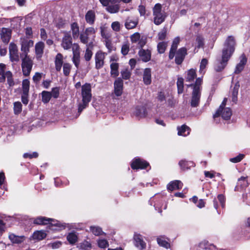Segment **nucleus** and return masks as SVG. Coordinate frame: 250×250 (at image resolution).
<instances>
[{"label":"nucleus","mask_w":250,"mask_h":250,"mask_svg":"<svg viewBox=\"0 0 250 250\" xmlns=\"http://www.w3.org/2000/svg\"><path fill=\"white\" fill-rule=\"evenodd\" d=\"M236 44V41L233 36H229L227 38L222 51L224 60L226 61L228 59L230 58L235 51Z\"/></svg>","instance_id":"obj_1"},{"label":"nucleus","mask_w":250,"mask_h":250,"mask_svg":"<svg viewBox=\"0 0 250 250\" xmlns=\"http://www.w3.org/2000/svg\"><path fill=\"white\" fill-rule=\"evenodd\" d=\"M82 103L79 105L78 111L81 112L85 108L92 98L91 86L86 83L82 86Z\"/></svg>","instance_id":"obj_2"},{"label":"nucleus","mask_w":250,"mask_h":250,"mask_svg":"<svg viewBox=\"0 0 250 250\" xmlns=\"http://www.w3.org/2000/svg\"><path fill=\"white\" fill-rule=\"evenodd\" d=\"M34 223L37 225H47L48 224L49 229L57 230L64 227L58 221L52 219L45 217L40 216L35 218L33 221Z\"/></svg>","instance_id":"obj_3"},{"label":"nucleus","mask_w":250,"mask_h":250,"mask_svg":"<svg viewBox=\"0 0 250 250\" xmlns=\"http://www.w3.org/2000/svg\"><path fill=\"white\" fill-rule=\"evenodd\" d=\"M153 15L154 17V22L156 25H159L164 21L167 16L165 12L162 11V5L160 3H157L153 8Z\"/></svg>","instance_id":"obj_4"},{"label":"nucleus","mask_w":250,"mask_h":250,"mask_svg":"<svg viewBox=\"0 0 250 250\" xmlns=\"http://www.w3.org/2000/svg\"><path fill=\"white\" fill-rule=\"evenodd\" d=\"M21 68L24 76L29 75L33 64V61L29 55L21 56Z\"/></svg>","instance_id":"obj_5"},{"label":"nucleus","mask_w":250,"mask_h":250,"mask_svg":"<svg viewBox=\"0 0 250 250\" xmlns=\"http://www.w3.org/2000/svg\"><path fill=\"white\" fill-rule=\"evenodd\" d=\"M20 43L21 45V51L22 52L21 56L28 55L29 48L33 46L34 42L25 37H22L20 38Z\"/></svg>","instance_id":"obj_6"},{"label":"nucleus","mask_w":250,"mask_h":250,"mask_svg":"<svg viewBox=\"0 0 250 250\" xmlns=\"http://www.w3.org/2000/svg\"><path fill=\"white\" fill-rule=\"evenodd\" d=\"M30 82L28 79L23 80L22 83V94L21 101L23 104L26 105L28 103V93Z\"/></svg>","instance_id":"obj_7"},{"label":"nucleus","mask_w":250,"mask_h":250,"mask_svg":"<svg viewBox=\"0 0 250 250\" xmlns=\"http://www.w3.org/2000/svg\"><path fill=\"white\" fill-rule=\"evenodd\" d=\"M106 54V53L103 52L101 51H99L95 54V68L97 69L101 68L104 65V59Z\"/></svg>","instance_id":"obj_8"},{"label":"nucleus","mask_w":250,"mask_h":250,"mask_svg":"<svg viewBox=\"0 0 250 250\" xmlns=\"http://www.w3.org/2000/svg\"><path fill=\"white\" fill-rule=\"evenodd\" d=\"M73 58L72 62L75 66L78 68L80 62V47L77 43L73 44L72 46Z\"/></svg>","instance_id":"obj_9"},{"label":"nucleus","mask_w":250,"mask_h":250,"mask_svg":"<svg viewBox=\"0 0 250 250\" xmlns=\"http://www.w3.org/2000/svg\"><path fill=\"white\" fill-rule=\"evenodd\" d=\"M62 46L65 50L70 49L72 47V41L71 35L68 33H65L62 39L61 43Z\"/></svg>","instance_id":"obj_10"},{"label":"nucleus","mask_w":250,"mask_h":250,"mask_svg":"<svg viewBox=\"0 0 250 250\" xmlns=\"http://www.w3.org/2000/svg\"><path fill=\"white\" fill-rule=\"evenodd\" d=\"M148 166V163L140 158L135 159L131 163V167L132 169H144Z\"/></svg>","instance_id":"obj_11"},{"label":"nucleus","mask_w":250,"mask_h":250,"mask_svg":"<svg viewBox=\"0 0 250 250\" xmlns=\"http://www.w3.org/2000/svg\"><path fill=\"white\" fill-rule=\"evenodd\" d=\"M187 54V49L185 47L179 49L175 54V61L176 64H180L182 63L185 56Z\"/></svg>","instance_id":"obj_12"},{"label":"nucleus","mask_w":250,"mask_h":250,"mask_svg":"<svg viewBox=\"0 0 250 250\" xmlns=\"http://www.w3.org/2000/svg\"><path fill=\"white\" fill-rule=\"evenodd\" d=\"M12 31L10 29L2 28L0 31V37L2 41L7 44L11 37Z\"/></svg>","instance_id":"obj_13"},{"label":"nucleus","mask_w":250,"mask_h":250,"mask_svg":"<svg viewBox=\"0 0 250 250\" xmlns=\"http://www.w3.org/2000/svg\"><path fill=\"white\" fill-rule=\"evenodd\" d=\"M201 97V92L197 91V90H193L192 97L190 101V105L192 107H195L198 106L200 103Z\"/></svg>","instance_id":"obj_14"},{"label":"nucleus","mask_w":250,"mask_h":250,"mask_svg":"<svg viewBox=\"0 0 250 250\" xmlns=\"http://www.w3.org/2000/svg\"><path fill=\"white\" fill-rule=\"evenodd\" d=\"M114 93L117 96H120L123 93V81L121 78H118L114 83Z\"/></svg>","instance_id":"obj_15"},{"label":"nucleus","mask_w":250,"mask_h":250,"mask_svg":"<svg viewBox=\"0 0 250 250\" xmlns=\"http://www.w3.org/2000/svg\"><path fill=\"white\" fill-rule=\"evenodd\" d=\"M134 240L135 245L140 250H143L146 248V243L143 240L142 236L137 233H135L134 235Z\"/></svg>","instance_id":"obj_16"},{"label":"nucleus","mask_w":250,"mask_h":250,"mask_svg":"<svg viewBox=\"0 0 250 250\" xmlns=\"http://www.w3.org/2000/svg\"><path fill=\"white\" fill-rule=\"evenodd\" d=\"M44 43L42 42H39L35 44V50L36 58L40 59L43 54L44 49Z\"/></svg>","instance_id":"obj_17"},{"label":"nucleus","mask_w":250,"mask_h":250,"mask_svg":"<svg viewBox=\"0 0 250 250\" xmlns=\"http://www.w3.org/2000/svg\"><path fill=\"white\" fill-rule=\"evenodd\" d=\"M247 62V58L244 54L241 55L240 57V62L236 65L234 73L235 74L240 73L244 69L245 64Z\"/></svg>","instance_id":"obj_18"},{"label":"nucleus","mask_w":250,"mask_h":250,"mask_svg":"<svg viewBox=\"0 0 250 250\" xmlns=\"http://www.w3.org/2000/svg\"><path fill=\"white\" fill-rule=\"evenodd\" d=\"M138 55L140 59L144 62H147L151 59V51L148 49H140L138 52Z\"/></svg>","instance_id":"obj_19"},{"label":"nucleus","mask_w":250,"mask_h":250,"mask_svg":"<svg viewBox=\"0 0 250 250\" xmlns=\"http://www.w3.org/2000/svg\"><path fill=\"white\" fill-rule=\"evenodd\" d=\"M180 41V38L178 37H176L174 39L172 44L171 46V48H170V50L169 51V56H168L169 59L170 60L173 59V58L175 56V54L176 53V51L178 45Z\"/></svg>","instance_id":"obj_20"},{"label":"nucleus","mask_w":250,"mask_h":250,"mask_svg":"<svg viewBox=\"0 0 250 250\" xmlns=\"http://www.w3.org/2000/svg\"><path fill=\"white\" fill-rule=\"evenodd\" d=\"M96 19V14L94 11L90 10L87 12L85 15L86 22L90 25H93Z\"/></svg>","instance_id":"obj_21"},{"label":"nucleus","mask_w":250,"mask_h":250,"mask_svg":"<svg viewBox=\"0 0 250 250\" xmlns=\"http://www.w3.org/2000/svg\"><path fill=\"white\" fill-rule=\"evenodd\" d=\"M183 183L179 180H175L169 183L167 186L168 190L173 191L181 189L182 188Z\"/></svg>","instance_id":"obj_22"},{"label":"nucleus","mask_w":250,"mask_h":250,"mask_svg":"<svg viewBox=\"0 0 250 250\" xmlns=\"http://www.w3.org/2000/svg\"><path fill=\"white\" fill-rule=\"evenodd\" d=\"M138 23V20H133L128 17L125 20V26L127 29H131L135 28Z\"/></svg>","instance_id":"obj_23"},{"label":"nucleus","mask_w":250,"mask_h":250,"mask_svg":"<svg viewBox=\"0 0 250 250\" xmlns=\"http://www.w3.org/2000/svg\"><path fill=\"white\" fill-rule=\"evenodd\" d=\"M143 82L146 85H149L151 83V71L150 68L145 69L143 73Z\"/></svg>","instance_id":"obj_24"},{"label":"nucleus","mask_w":250,"mask_h":250,"mask_svg":"<svg viewBox=\"0 0 250 250\" xmlns=\"http://www.w3.org/2000/svg\"><path fill=\"white\" fill-rule=\"evenodd\" d=\"M8 237L9 239L10 240L11 242L13 244L21 243L25 239V237L23 235L18 236L13 233L9 234Z\"/></svg>","instance_id":"obj_25"},{"label":"nucleus","mask_w":250,"mask_h":250,"mask_svg":"<svg viewBox=\"0 0 250 250\" xmlns=\"http://www.w3.org/2000/svg\"><path fill=\"white\" fill-rule=\"evenodd\" d=\"M231 115L232 112L230 108L229 107H224L221 110L219 114L216 117L221 115L224 119L229 120L230 119Z\"/></svg>","instance_id":"obj_26"},{"label":"nucleus","mask_w":250,"mask_h":250,"mask_svg":"<svg viewBox=\"0 0 250 250\" xmlns=\"http://www.w3.org/2000/svg\"><path fill=\"white\" fill-rule=\"evenodd\" d=\"M63 63V56L61 53L57 54L55 58V68L57 71H60L61 69Z\"/></svg>","instance_id":"obj_27"},{"label":"nucleus","mask_w":250,"mask_h":250,"mask_svg":"<svg viewBox=\"0 0 250 250\" xmlns=\"http://www.w3.org/2000/svg\"><path fill=\"white\" fill-rule=\"evenodd\" d=\"M71 30L73 39H78L80 35V31L79 25L77 22H73L71 24Z\"/></svg>","instance_id":"obj_28"},{"label":"nucleus","mask_w":250,"mask_h":250,"mask_svg":"<svg viewBox=\"0 0 250 250\" xmlns=\"http://www.w3.org/2000/svg\"><path fill=\"white\" fill-rule=\"evenodd\" d=\"M135 115L139 118L145 117L147 115L146 108L143 106L137 107L135 111Z\"/></svg>","instance_id":"obj_29"},{"label":"nucleus","mask_w":250,"mask_h":250,"mask_svg":"<svg viewBox=\"0 0 250 250\" xmlns=\"http://www.w3.org/2000/svg\"><path fill=\"white\" fill-rule=\"evenodd\" d=\"M46 234L43 230H38L34 232L32 235L33 240L38 241L42 240L45 238Z\"/></svg>","instance_id":"obj_30"},{"label":"nucleus","mask_w":250,"mask_h":250,"mask_svg":"<svg viewBox=\"0 0 250 250\" xmlns=\"http://www.w3.org/2000/svg\"><path fill=\"white\" fill-rule=\"evenodd\" d=\"M120 9V6L118 3L109 4L106 7V11L111 14L118 13Z\"/></svg>","instance_id":"obj_31"},{"label":"nucleus","mask_w":250,"mask_h":250,"mask_svg":"<svg viewBox=\"0 0 250 250\" xmlns=\"http://www.w3.org/2000/svg\"><path fill=\"white\" fill-rule=\"evenodd\" d=\"M177 129L179 135L186 136L189 134L190 128L186 125H183L181 127H178Z\"/></svg>","instance_id":"obj_32"},{"label":"nucleus","mask_w":250,"mask_h":250,"mask_svg":"<svg viewBox=\"0 0 250 250\" xmlns=\"http://www.w3.org/2000/svg\"><path fill=\"white\" fill-rule=\"evenodd\" d=\"M157 242L158 245L166 249L170 248V244L166 240V238L160 236L157 238Z\"/></svg>","instance_id":"obj_33"},{"label":"nucleus","mask_w":250,"mask_h":250,"mask_svg":"<svg viewBox=\"0 0 250 250\" xmlns=\"http://www.w3.org/2000/svg\"><path fill=\"white\" fill-rule=\"evenodd\" d=\"M229 59H228L226 61L223 59V55H222L221 60L220 61L218 64H216L215 67V69L216 71H222L226 66L227 64L228 61Z\"/></svg>","instance_id":"obj_34"},{"label":"nucleus","mask_w":250,"mask_h":250,"mask_svg":"<svg viewBox=\"0 0 250 250\" xmlns=\"http://www.w3.org/2000/svg\"><path fill=\"white\" fill-rule=\"evenodd\" d=\"M249 185V183L247 180V177L242 176L238 179L236 188L240 187L241 188H245Z\"/></svg>","instance_id":"obj_35"},{"label":"nucleus","mask_w":250,"mask_h":250,"mask_svg":"<svg viewBox=\"0 0 250 250\" xmlns=\"http://www.w3.org/2000/svg\"><path fill=\"white\" fill-rule=\"evenodd\" d=\"M240 87L239 82H237L233 87V89L232 92V101L234 103H236L237 101V95L238 93V90Z\"/></svg>","instance_id":"obj_36"},{"label":"nucleus","mask_w":250,"mask_h":250,"mask_svg":"<svg viewBox=\"0 0 250 250\" xmlns=\"http://www.w3.org/2000/svg\"><path fill=\"white\" fill-rule=\"evenodd\" d=\"M119 64L117 63L112 62L110 64V68H111V75L114 77H116L119 75L118 71Z\"/></svg>","instance_id":"obj_37"},{"label":"nucleus","mask_w":250,"mask_h":250,"mask_svg":"<svg viewBox=\"0 0 250 250\" xmlns=\"http://www.w3.org/2000/svg\"><path fill=\"white\" fill-rule=\"evenodd\" d=\"M196 76L195 70L190 69L187 72V76L186 77V81L192 82L194 80Z\"/></svg>","instance_id":"obj_38"},{"label":"nucleus","mask_w":250,"mask_h":250,"mask_svg":"<svg viewBox=\"0 0 250 250\" xmlns=\"http://www.w3.org/2000/svg\"><path fill=\"white\" fill-rule=\"evenodd\" d=\"M179 165L180 166L181 168L183 170H186L189 168V167L191 166H193V163L192 162H186L185 160H181L179 162Z\"/></svg>","instance_id":"obj_39"},{"label":"nucleus","mask_w":250,"mask_h":250,"mask_svg":"<svg viewBox=\"0 0 250 250\" xmlns=\"http://www.w3.org/2000/svg\"><path fill=\"white\" fill-rule=\"evenodd\" d=\"M67 239L70 244H74L78 241V236L75 233L71 232L68 234Z\"/></svg>","instance_id":"obj_40"},{"label":"nucleus","mask_w":250,"mask_h":250,"mask_svg":"<svg viewBox=\"0 0 250 250\" xmlns=\"http://www.w3.org/2000/svg\"><path fill=\"white\" fill-rule=\"evenodd\" d=\"M6 65L3 63L0 64V82H4L5 80Z\"/></svg>","instance_id":"obj_41"},{"label":"nucleus","mask_w":250,"mask_h":250,"mask_svg":"<svg viewBox=\"0 0 250 250\" xmlns=\"http://www.w3.org/2000/svg\"><path fill=\"white\" fill-rule=\"evenodd\" d=\"M42 101L44 103H47L51 98V93L48 91H43L42 93Z\"/></svg>","instance_id":"obj_42"},{"label":"nucleus","mask_w":250,"mask_h":250,"mask_svg":"<svg viewBox=\"0 0 250 250\" xmlns=\"http://www.w3.org/2000/svg\"><path fill=\"white\" fill-rule=\"evenodd\" d=\"M177 85L178 88V93L181 94L183 92L184 90V80L182 78L178 79L177 82Z\"/></svg>","instance_id":"obj_43"},{"label":"nucleus","mask_w":250,"mask_h":250,"mask_svg":"<svg viewBox=\"0 0 250 250\" xmlns=\"http://www.w3.org/2000/svg\"><path fill=\"white\" fill-rule=\"evenodd\" d=\"M167 46V42H159L157 45V49L159 53L162 54L165 52L166 47Z\"/></svg>","instance_id":"obj_44"},{"label":"nucleus","mask_w":250,"mask_h":250,"mask_svg":"<svg viewBox=\"0 0 250 250\" xmlns=\"http://www.w3.org/2000/svg\"><path fill=\"white\" fill-rule=\"evenodd\" d=\"M90 231L94 234L95 235H100L103 234V232L101 229L99 227L95 226H91L90 228Z\"/></svg>","instance_id":"obj_45"},{"label":"nucleus","mask_w":250,"mask_h":250,"mask_svg":"<svg viewBox=\"0 0 250 250\" xmlns=\"http://www.w3.org/2000/svg\"><path fill=\"white\" fill-rule=\"evenodd\" d=\"M63 74L65 76H67L69 75L71 69V65L70 64L68 63H64L63 64Z\"/></svg>","instance_id":"obj_46"},{"label":"nucleus","mask_w":250,"mask_h":250,"mask_svg":"<svg viewBox=\"0 0 250 250\" xmlns=\"http://www.w3.org/2000/svg\"><path fill=\"white\" fill-rule=\"evenodd\" d=\"M14 112L16 114H18L21 112L22 110V104L20 102H17L14 104Z\"/></svg>","instance_id":"obj_47"},{"label":"nucleus","mask_w":250,"mask_h":250,"mask_svg":"<svg viewBox=\"0 0 250 250\" xmlns=\"http://www.w3.org/2000/svg\"><path fill=\"white\" fill-rule=\"evenodd\" d=\"M122 25L118 21H114L111 23V27L115 32H119L121 30Z\"/></svg>","instance_id":"obj_48"},{"label":"nucleus","mask_w":250,"mask_h":250,"mask_svg":"<svg viewBox=\"0 0 250 250\" xmlns=\"http://www.w3.org/2000/svg\"><path fill=\"white\" fill-rule=\"evenodd\" d=\"M208 63V61L206 59H203L201 62L200 65L199 72L204 74L205 73V69Z\"/></svg>","instance_id":"obj_49"},{"label":"nucleus","mask_w":250,"mask_h":250,"mask_svg":"<svg viewBox=\"0 0 250 250\" xmlns=\"http://www.w3.org/2000/svg\"><path fill=\"white\" fill-rule=\"evenodd\" d=\"M7 78V81L9 86H12L14 85V81L12 79V74L9 71H6L5 73V78Z\"/></svg>","instance_id":"obj_50"},{"label":"nucleus","mask_w":250,"mask_h":250,"mask_svg":"<svg viewBox=\"0 0 250 250\" xmlns=\"http://www.w3.org/2000/svg\"><path fill=\"white\" fill-rule=\"evenodd\" d=\"M80 248L83 250H89L91 248V244L89 242L84 241L80 244Z\"/></svg>","instance_id":"obj_51"},{"label":"nucleus","mask_w":250,"mask_h":250,"mask_svg":"<svg viewBox=\"0 0 250 250\" xmlns=\"http://www.w3.org/2000/svg\"><path fill=\"white\" fill-rule=\"evenodd\" d=\"M10 59L12 62H18L20 60L18 52H9Z\"/></svg>","instance_id":"obj_52"},{"label":"nucleus","mask_w":250,"mask_h":250,"mask_svg":"<svg viewBox=\"0 0 250 250\" xmlns=\"http://www.w3.org/2000/svg\"><path fill=\"white\" fill-rule=\"evenodd\" d=\"M202 83V79L200 78H198L196 79L195 83L194 84L193 86V90H197V91H200L201 92V85Z\"/></svg>","instance_id":"obj_53"},{"label":"nucleus","mask_w":250,"mask_h":250,"mask_svg":"<svg viewBox=\"0 0 250 250\" xmlns=\"http://www.w3.org/2000/svg\"><path fill=\"white\" fill-rule=\"evenodd\" d=\"M129 50V44L127 42L124 43L121 48V52L124 55H126Z\"/></svg>","instance_id":"obj_54"},{"label":"nucleus","mask_w":250,"mask_h":250,"mask_svg":"<svg viewBox=\"0 0 250 250\" xmlns=\"http://www.w3.org/2000/svg\"><path fill=\"white\" fill-rule=\"evenodd\" d=\"M98 246L101 248H105L108 246V242L105 239H99L97 241Z\"/></svg>","instance_id":"obj_55"},{"label":"nucleus","mask_w":250,"mask_h":250,"mask_svg":"<svg viewBox=\"0 0 250 250\" xmlns=\"http://www.w3.org/2000/svg\"><path fill=\"white\" fill-rule=\"evenodd\" d=\"M140 34L136 32L130 36L131 41L132 43H137L140 39Z\"/></svg>","instance_id":"obj_56"},{"label":"nucleus","mask_w":250,"mask_h":250,"mask_svg":"<svg viewBox=\"0 0 250 250\" xmlns=\"http://www.w3.org/2000/svg\"><path fill=\"white\" fill-rule=\"evenodd\" d=\"M93 53L91 50L89 49V48H87L85 50V52L84 54V58L86 61H89L91 59Z\"/></svg>","instance_id":"obj_57"},{"label":"nucleus","mask_w":250,"mask_h":250,"mask_svg":"<svg viewBox=\"0 0 250 250\" xmlns=\"http://www.w3.org/2000/svg\"><path fill=\"white\" fill-rule=\"evenodd\" d=\"M121 75L123 79H128L131 75L130 71L127 69H125L121 71Z\"/></svg>","instance_id":"obj_58"},{"label":"nucleus","mask_w":250,"mask_h":250,"mask_svg":"<svg viewBox=\"0 0 250 250\" xmlns=\"http://www.w3.org/2000/svg\"><path fill=\"white\" fill-rule=\"evenodd\" d=\"M196 41L197 43V47L198 48H200V47L203 46V45L204 44V39L201 36L198 35L196 37Z\"/></svg>","instance_id":"obj_59"},{"label":"nucleus","mask_w":250,"mask_h":250,"mask_svg":"<svg viewBox=\"0 0 250 250\" xmlns=\"http://www.w3.org/2000/svg\"><path fill=\"white\" fill-rule=\"evenodd\" d=\"M244 157V155L243 154H240L234 158H230L229 161L232 163H236L240 162L243 159Z\"/></svg>","instance_id":"obj_60"},{"label":"nucleus","mask_w":250,"mask_h":250,"mask_svg":"<svg viewBox=\"0 0 250 250\" xmlns=\"http://www.w3.org/2000/svg\"><path fill=\"white\" fill-rule=\"evenodd\" d=\"M167 29L163 28L158 34V38L159 40H163L165 39L167 35Z\"/></svg>","instance_id":"obj_61"},{"label":"nucleus","mask_w":250,"mask_h":250,"mask_svg":"<svg viewBox=\"0 0 250 250\" xmlns=\"http://www.w3.org/2000/svg\"><path fill=\"white\" fill-rule=\"evenodd\" d=\"M102 4L104 6H107L109 4L117 3L118 0H99Z\"/></svg>","instance_id":"obj_62"},{"label":"nucleus","mask_w":250,"mask_h":250,"mask_svg":"<svg viewBox=\"0 0 250 250\" xmlns=\"http://www.w3.org/2000/svg\"><path fill=\"white\" fill-rule=\"evenodd\" d=\"M105 45L108 49L109 52H110L113 49V47L110 39L106 38V40H105Z\"/></svg>","instance_id":"obj_63"},{"label":"nucleus","mask_w":250,"mask_h":250,"mask_svg":"<svg viewBox=\"0 0 250 250\" xmlns=\"http://www.w3.org/2000/svg\"><path fill=\"white\" fill-rule=\"evenodd\" d=\"M88 36L89 35L84 33L81 34L80 36V39L82 42L84 44H86L88 42Z\"/></svg>","instance_id":"obj_64"}]
</instances>
